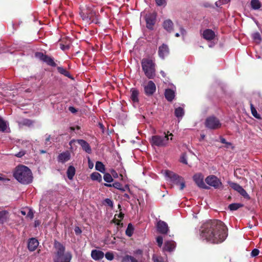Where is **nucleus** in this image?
I'll return each instance as SVG.
<instances>
[{"label": "nucleus", "mask_w": 262, "mask_h": 262, "mask_svg": "<svg viewBox=\"0 0 262 262\" xmlns=\"http://www.w3.org/2000/svg\"><path fill=\"white\" fill-rule=\"evenodd\" d=\"M104 185L108 187H114L115 188L121 190L122 191H124L125 190V189L122 187V185L119 182H115L112 184L105 183L104 184Z\"/></svg>", "instance_id": "obj_28"}, {"label": "nucleus", "mask_w": 262, "mask_h": 262, "mask_svg": "<svg viewBox=\"0 0 262 262\" xmlns=\"http://www.w3.org/2000/svg\"><path fill=\"white\" fill-rule=\"evenodd\" d=\"M180 162L185 164H187V157H186V154L185 153H183L181 155V158H180Z\"/></svg>", "instance_id": "obj_43"}, {"label": "nucleus", "mask_w": 262, "mask_h": 262, "mask_svg": "<svg viewBox=\"0 0 262 262\" xmlns=\"http://www.w3.org/2000/svg\"><path fill=\"white\" fill-rule=\"evenodd\" d=\"M105 202L108 205V206L112 207L113 203V201L110 199H106L105 200Z\"/></svg>", "instance_id": "obj_50"}, {"label": "nucleus", "mask_w": 262, "mask_h": 262, "mask_svg": "<svg viewBox=\"0 0 262 262\" xmlns=\"http://www.w3.org/2000/svg\"><path fill=\"white\" fill-rule=\"evenodd\" d=\"M221 143H223V144H226L227 143V142H226L225 139L223 138H221Z\"/></svg>", "instance_id": "obj_62"}, {"label": "nucleus", "mask_w": 262, "mask_h": 262, "mask_svg": "<svg viewBox=\"0 0 262 262\" xmlns=\"http://www.w3.org/2000/svg\"><path fill=\"white\" fill-rule=\"evenodd\" d=\"M169 52V48L166 45L163 44L159 47L158 54L161 58L164 59L168 55Z\"/></svg>", "instance_id": "obj_15"}, {"label": "nucleus", "mask_w": 262, "mask_h": 262, "mask_svg": "<svg viewBox=\"0 0 262 262\" xmlns=\"http://www.w3.org/2000/svg\"><path fill=\"white\" fill-rule=\"evenodd\" d=\"M27 216L30 219H32L33 218L34 215L33 212L30 210L27 213Z\"/></svg>", "instance_id": "obj_53"}, {"label": "nucleus", "mask_w": 262, "mask_h": 262, "mask_svg": "<svg viewBox=\"0 0 262 262\" xmlns=\"http://www.w3.org/2000/svg\"><path fill=\"white\" fill-rule=\"evenodd\" d=\"M7 128L6 122L0 116V131L5 132Z\"/></svg>", "instance_id": "obj_37"}, {"label": "nucleus", "mask_w": 262, "mask_h": 262, "mask_svg": "<svg viewBox=\"0 0 262 262\" xmlns=\"http://www.w3.org/2000/svg\"><path fill=\"white\" fill-rule=\"evenodd\" d=\"M121 262H139V261L134 257L129 255H126L122 257Z\"/></svg>", "instance_id": "obj_30"}, {"label": "nucleus", "mask_w": 262, "mask_h": 262, "mask_svg": "<svg viewBox=\"0 0 262 262\" xmlns=\"http://www.w3.org/2000/svg\"><path fill=\"white\" fill-rule=\"evenodd\" d=\"M157 228L158 231L163 234H167L169 231L167 224L161 220L157 222Z\"/></svg>", "instance_id": "obj_13"}, {"label": "nucleus", "mask_w": 262, "mask_h": 262, "mask_svg": "<svg viewBox=\"0 0 262 262\" xmlns=\"http://www.w3.org/2000/svg\"><path fill=\"white\" fill-rule=\"evenodd\" d=\"M220 1L222 4H227L230 1V0H220Z\"/></svg>", "instance_id": "obj_63"}, {"label": "nucleus", "mask_w": 262, "mask_h": 262, "mask_svg": "<svg viewBox=\"0 0 262 262\" xmlns=\"http://www.w3.org/2000/svg\"><path fill=\"white\" fill-rule=\"evenodd\" d=\"M180 32H181V35L183 36L186 35V30L183 28H180Z\"/></svg>", "instance_id": "obj_61"}, {"label": "nucleus", "mask_w": 262, "mask_h": 262, "mask_svg": "<svg viewBox=\"0 0 262 262\" xmlns=\"http://www.w3.org/2000/svg\"><path fill=\"white\" fill-rule=\"evenodd\" d=\"M158 245L159 247H161L163 244V237L162 236H158L156 238Z\"/></svg>", "instance_id": "obj_44"}, {"label": "nucleus", "mask_w": 262, "mask_h": 262, "mask_svg": "<svg viewBox=\"0 0 262 262\" xmlns=\"http://www.w3.org/2000/svg\"><path fill=\"white\" fill-rule=\"evenodd\" d=\"M105 257L108 260H112L114 258L113 253L110 252H106L105 254Z\"/></svg>", "instance_id": "obj_42"}, {"label": "nucleus", "mask_w": 262, "mask_h": 262, "mask_svg": "<svg viewBox=\"0 0 262 262\" xmlns=\"http://www.w3.org/2000/svg\"><path fill=\"white\" fill-rule=\"evenodd\" d=\"M259 252V251L257 249H254L251 253V255L252 257H255L258 255Z\"/></svg>", "instance_id": "obj_47"}, {"label": "nucleus", "mask_w": 262, "mask_h": 262, "mask_svg": "<svg viewBox=\"0 0 262 262\" xmlns=\"http://www.w3.org/2000/svg\"><path fill=\"white\" fill-rule=\"evenodd\" d=\"M163 26L168 32H171L173 29V24L170 19H167L164 21Z\"/></svg>", "instance_id": "obj_23"}, {"label": "nucleus", "mask_w": 262, "mask_h": 262, "mask_svg": "<svg viewBox=\"0 0 262 262\" xmlns=\"http://www.w3.org/2000/svg\"><path fill=\"white\" fill-rule=\"evenodd\" d=\"M250 4L254 10H258L261 7V3L259 0H251Z\"/></svg>", "instance_id": "obj_29"}, {"label": "nucleus", "mask_w": 262, "mask_h": 262, "mask_svg": "<svg viewBox=\"0 0 262 262\" xmlns=\"http://www.w3.org/2000/svg\"><path fill=\"white\" fill-rule=\"evenodd\" d=\"M39 245V242L37 239L32 237L28 240V248L30 251H34L36 250Z\"/></svg>", "instance_id": "obj_16"}, {"label": "nucleus", "mask_w": 262, "mask_h": 262, "mask_svg": "<svg viewBox=\"0 0 262 262\" xmlns=\"http://www.w3.org/2000/svg\"><path fill=\"white\" fill-rule=\"evenodd\" d=\"M35 56L40 60L46 62L49 66L55 67L56 66V63L54 61V59L47 55L43 54L41 52H37L35 53Z\"/></svg>", "instance_id": "obj_9"}, {"label": "nucleus", "mask_w": 262, "mask_h": 262, "mask_svg": "<svg viewBox=\"0 0 262 262\" xmlns=\"http://www.w3.org/2000/svg\"><path fill=\"white\" fill-rule=\"evenodd\" d=\"M243 206V204L241 203H232L229 205L228 208L231 211L236 210Z\"/></svg>", "instance_id": "obj_35"}, {"label": "nucleus", "mask_w": 262, "mask_h": 262, "mask_svg": "<svg viewBox=\"0 0 262 262\" xmlns=\"http://www.w3.org/2000/svg\"><path fill=\"white\" fill-rule=\"evenodd\" d=\"M67 177L70 180H72L75 174V169L73 166H70L67 171Z\"/></svg>", "instance_id": "obj_26"}, {"label": "nucleus", "mask_w": 262, "mask_h": 262, "mask_svg": "<svg viewBox=\"0 0 262 262\" xmlns=\"http://www.w3.org/2000/svg\"><path fill=\"white\" fill-rule=\"evenodd\" d=\"M25 154H26V152L24 150H22V151H19L17 154H15V156H16V157H18V158H21L23 156H24L25 155Z\"/></svg>", "instance_id": "obj_49"}, {"label": "nucleus", "mask_w": 262, "mask_h": 262, "mask_svg": "<svg viewBox=\"0 0 262 262\" xmlns=\"http://www.w3.org/2000/svg\"><path fill=\"white\" fill-rule=\"evenodd\" d=\"M144 90L145 94L147 96H152L156 92V85L152 81L150 80L147 82V84L144 85Z\"/></svg>", "instance_id": "obj_12"}, {"label": "nucleus", "mask_w": 262, "mask_h": 262, "mask_svg": "<svg viewBox=\"0 0 262 262\" xmlns=\"http://www.w3.org/2000/svg\"><path fill=\"white\" fill-rule=\"evenodd\" d=\"M69 110L72 113H75L77 112V110L73 106H70Z\"/></svg>", "instance_id": "obj_56"}, {"label": "nucleus", "mask_w": 262, "mask_h": 262, "mask_svg": "<svg viewBox=\"0 0 262 262\" xmlns=\"http://www.w3.org/2000/svg\"><path fill=\"white\" fill-rule=\"evenodd\" d=\"M57 69L58 72L61 74H62L67 77L71 78V75L70 73L66 69L61 67H58Z\"/></svg>", "instance_id": "obj_34"}, {"label": "nucleus", "mask_w": 262, "mask_h": 262, "mask_svg": "<svg viewBox=\"0 0 262 262\" xmlns=\"http://www.w3.org/2000/svg\"><path fill=\"white\" fill-rule=\"evenodd\" d=\"M176 244L173 241H167L165 242L163 250L168 252L173 251L176 248Z\"/></svg>", "instance_id": "obj_20"}, {"label": "nucleus", "mask_w": 262, "mask_h": 262, "mask_svg": "<svg viewBox=\"0 0 262 262\" xmlns=\"http://www.w3.org/2000/svg\"><path fill=\"white\" fill-rule=\"evenodd\" d=\"M95 13L91 9L90 7L86 6L81 7L80 15L83 20L88 23H90L93 21V17L95 15Z\"/></svg>", "instance_id": "obj_6"}, {"label": "nucleus", "mask_w": 262, "mask_h": 262, "mask_svg": "<svg viewBox=\"0 0 262 262\" xmlns=\"http://www.w3.org/2000/svg\"><path fill=\"white\" fill-rule=\"evenodd\" d=\"M152 259L154 262H164L162 257H158L155 255L152 256Z\"/></svg>", "instance_id": "obj_45"}, {"label": "nucleus", "mask_w": 262, "mask_h": 262, "mask_svg": "<svg viewBox=\"0 0 262 262\" xmlns=\"http://www.w3.org/2000/svg\"><path fill=\"white\" fill-rule=\"evenodd\" d=\"M174 115L177 118H182L184 115V109L181 107H178L174 110Z\"/></svg>", "instance_id": "obj_31"}, {"label": "nucleus", "mask_w": 262, "mask_h": 262, "mask_svg": "<svg viewBox=\"0 0 262 262\" xmlns=\"http://www.w3.org/2000/svg\"><path fill=\"white\" fill-rule=\"evenodd\" d=\"M156 15L154 13L146 14L145 20L146 27L148 29L152 30L156 23Z\"/></svg>", "instance_id": "obj_14"}, {"label": "nucleus", "mask_w": 262, "mask_h": 262, "mask_svg": "<svg viewBox=\"0 0 262 262\" xmlns=\"http://www.w3.org/2000/svg\"><path fill=\"white\" fill-rule=\"evenodd\" d=\"M251 110L252 114L254 117H255L256 118H260L259 115L257 114L256 110L252 104H251Z\"/></svg>", "instance_id": "obj_40"}, {"label": "nucleus", "mask_w": 262, "mask_h": 262, "mask_svg": "<svg viewBox=\"0 0 262 262\" xmlns=\"http://www.w3.org/2000/svg\"><path fill=\"white\" fill-rule=\"evenodd\" d=\"M169 136L172 137L173 135L171 133L168 135L164 133L163 136H152L150 140V143L152 146H156L158 147L166 146L168 143Z\"/></svg>", "instance_id": "obj_5"}, {"label": "nucleus", "mask_w": 262, "mask_h": 262, "mask_svg": "<svg viewBox=\"0 0 262 262\" xmlns=\"http://www.w3.org/2000/svg\"><path fill=\"white\" fill-rule=\"evenodd\" d=\"M174 92L171 89H167L165 92V96L168 101H172L174 98Z\"/></svg>", "instance_id": "obj_24"}, {"label": "nucleus", "mask_w": 262, "mask_h": 262, "mask_svg": "<svg viewBox=\"0 0 262 262\" xmlns=\"http://www.w3.org/2000/svg\"><path fill=\"white\" fill-rule=\"evenodd\" d=\"M74 231L76 234H79L81 233V230L78 227H76L74 229Z\"/></svg>", "instance_id": "obj_55"}, {"label": "nucleus", "mask_w": 262, "mask_h": 262, "mask_svg": "<svg viewBox=\"0 0 262 262\" xmlns=\"http://www.w3.org/2000/svg\"><path fill=\"white\" fill-rule=\"evenodd\" d=\"M54 247L56 249L54 262H70L72 254L70 252H65V247L60 242L55 241Z\"/></svg>", "instance_id": "obj_3"}, {"label": "nucleus", "mask_w": 262, "mask_h": 262, "mask_svg": "<svg viewBox=\"0 0 262 262\" xmlns=\"http://www.w3.org/2000/svg\"><path fill=\"white\" fill-rule=\"evenodd\" d=\"M70 47L69 45H64L62 44H60V49L63 51H66L69 49Z\"/></svg>", "instance_id": "obj_52"}, {"label": "nucleus", "mask_w": 262, "mask_h": 262, "mask_svg": "<svg viewBox=\"0 0 262 262\" xmlns=\"http://www.w3.org/2000/svg\"><path fill=\"white\" fill-rule=\"evenodd\" d=\"M46 136H47V138H46V140H45V144L46 145H49L51 143V142H50L51 136L48 135H46Z\"/></svg>", "instance_id": "obj_48"}, {"label": "nucleus", "mask_w": 262, "mask_h": 262, "mask_svg": "<svg viewBox=\"0 0 262 262\" xmlns=\"http://www.w3.org/2000/svg\"><path fill=\"white\" fill-rule=\"evenodd\" d=\"M103 179L105 182L107 183L112 182L113 181L112 175L108 173L104 174L103 176Z\"/></svg>", "instance_id": "obj_39"}, {"label": "nucleus", "mask_w": 262, "mask_h": 262, "mask_svg": "<svg viewBox=\"0 0 262 262\" xmlns=\"http://www.w3.org/2000/svg\"><path fill=\"white\" fill-rule=\"evenodd\" d=\"M205 124L207 128L211 129H216L221 126L220 120L213 116L207 118Z\"/></svg>", "instance_id": "obj_7"}, {"label": "nucleus", "mask_w": 262, "mask_h": 262, "mask_svg": "<svg viewBox=\"0 0 262 262\" xmlns=\"http://www.w3.org/2000/svg\"><path fill=\"white\" fill-rule=\"evenodd\" d=\"M71 157V154L69 151H66L60 154L57 158L58 161L61 163H64L69 161Z\"/></svg>", "instance_id": "obj_17"}, {"label": "nucleus", "mask_w": 262, "mask_h": 262, "mask_svg": "<svg viewBox=\"0 0 262 262\" xmlns=\"http://www.w3.org/2000/svg\"><path fill=\"white\" fill-rule=\"evenodd\" d=\"M111 172L112 175L113 176L114 178H116L118 177V173L115 170L112 169Z\"/></svg>", "instance_id": "obj_57"}, {"label": "nucleus", "mask_w": 262, "mask_h": 262, "mask_svg": "<svg viewBox=\"0 0 262 262\" xmlns=\"http://www.w3.org/2000/svg\"><path fill=\"white\" fill-rule=\"evenodd\" d=\"M179 184L180 185V189L183 190L185 187V183L183 179L180 182Z\"/></svg>", "instance_id": "obj_51"}, {"label": "nucleus", "mask_w": 262, "mask_h": 262, "mask_svg": "<svg viewBox=\"0 0 262 262\" xmlns=\"http://www.w3.org/2000/svg\"><path fill=\"white\" fill-rule=\"evenodd\" d=\"M183 178L181 177V179H177V180L176 181H173L172 182V183H174L176 185H179L180 182L181 181V180L183 179Z\"/></svg>", "instance_id": "obj_59"}, {"label": "nucleus", "mask_w": 262, "mask_h": 262, "mask_svg": "<svg viewBox=\"0 0 262 262\" xmlns=\"http://www.w3.org/2000/svg\"><path fill=\"white\" fill-rule=\"evenodd\" d=\"M95 168L97 170H98L102 173H104L105 171L104 165L101 162H99V161L96 162V165H95Z\"/></svg>", "instance_id": "obj_32"}, {"label": "nucleus", "mask_w": 262, "mask_h": 262, "mask_svg": "<svg viewBox=\"0 0 262 262\" xmlns=\"http://www.w3.org/2000/svg\"><path fill=\"white\" fill-rule=\"evenodd\" d=\"M91 178L93 181H97L100 182L102 181V177L101 174L97 172H93L91 174Z\"/></svg>", "instance_id": "obj_33"}, {"label": "nucleus", "mask_w": 262, "mask_h": 262, "mask_svg": "<svg viewBox=\"0 0 262 262\" xmlns=\"http://www.w3.org/2000/svg\"><path fill=\"white\" fill-rule=\"evenodd\" d=\"M229 185L232 189L237 191L243 197L247 199H250L249 194L247 193L246 190L239 184L231 182L229 183Z\"/></svg>", "instance_id": "obj_11"}, {"label": "nucleus", "mask_w": 262, "mask_h": 262, "mask_svg": "<svg viewBox=\"0 0 262 262\" xmlns=\"http://www.w3.org/2000/svg\"><path fill=\"white\" fill-rule=\"evenodd\" d=\"M252 37L253 40L257 43H259L261 41V38L258 32H255L252 34Z\"/></svg>", "instance_id": "obj_36"}, {"label": "nucleus", "mask_w": 262, "mask_h": 262, "mask_svg": "<svg viewBox=\"0 0 262 262\" xmlns=\"http://www.w3.org/2000/svg\"><path fill=\"white\" fill-rule=\"evenodd\" d=\"M14 177L20 183L28 184L32 182L33 176L31 170L24 165H19L15 168Z\"/></svg>", "instance_id": "obj_2"}, {"label": "nucleus", "mask_w": 262, "mask_h": 262, "mask_svg": "<svg viewBox=\"0 0 262 262\" xmlns=\"http://www.w3.org/2000/svg\"><path fill=\"white\" fill-rule=\"evenodd\" d=\"M130 99L134 102H138L139 101L138 96H139V91L135 89H132L130 90Z\"/></svg>", "instance_id": "obj_25"}, {"label": "nucleus", "mask_w": 262, "mask_h": 262, "mask_svg": "<svg viewBox=\"0 0 262 262\" xmlns=\"http://www.w3.org/2000/svg\"><path fill=\"white\" fill-rule=\"evenodd\" d=\"M205 182L208 185L213 187L215 189H220L223 187L220 180L214 175L208 176L205 179Z\"/></svg>", "instance_id": "obj_8"}, {"label": "nucleus", "mask_w": 262, "mask_h": 262, "mask_svg": "<svg viewBox=\"0 0 262 262\" xmlns=\"http://www.w3.org/2000/svg\"><path fill=\"white\" fill-rule=\"evenodd\" d=\"M227 236V228L220 220L210 221L202 227L201 236L211 243H222Z\"/></svg>", "instance_id": "obj_1"}, {"label": "nucleus", "mask_w": 262, "mask_h": 262, "mask_svg": "<svg viewBox=\"0 0 262 262\" xmlns=\"http://www.w3.org/2000/svg\"><path fill=\"white\" fill-rule=\"evenodd\" d=\"M136 253L141 254L142 253V251L140 250H138L136 251Z\"/></svg>", "instance_id": "obj_64"}, {"label": "nucleus", "mask_w": 262, "mask_h": 262, "mask_svg": "<svg viewBox=\"0 0 262 262\" xmlns=\"http://www.w3.org/2000/svg\"><path fill=\"white\" fill-rule=\"evenodd\" d=\"M134 231V227L131 224L128 225L127 228L126 230V234L128 236H131L133 235Z\"/></svg>", "instance_id": "obj_38"}, {"label": "nucleus", "mask_w": 262, "mask_h": 262, "mask_svg": "<svg viewBox=\"0 0 262 262\" xmlns=\"http://www.w3.org/2000/svg\"><path fill=\"white\" fill-rule=\"evenodd\" d=\"M104 253L100 250H93L91 252V256L95 260H99L103 258Z\"/></svg>", "instance_id": "obj_19"}, {"label": "nucleus", "mask_w": 262, "mask_h": 262, "mask_svg": "<svg viewBox=\"0 0 262 262\" xmlns=\"http://www.w3.org/2000/svg\"><path fill=\"white\" fill-rule=\"evenodd\" d=\"M155 2L158 6L165 7L167 4V0H155Z\"/></svg>", "instance_id": "obj_41"}, {"label": "nucleus", "mask_w": 262, "mask_h": 262, "mask_svg": "<svg viewBox=\"0 0 262 262\" xmlns=\"http://www.w3.org/2000/svg\"><path fill=\"white\" fill-rule=\"evenodd\" d=\"M88 164H89V167L90 169L93 168V167L94 166V164H93V162L91 161L90 158H89V159H88Z\"/></svg>", "instance_id": "obj_58"}, {"label": "nucleus", "mask_w": 262, "mask_h": 262, "mask_svg": "<svg viewBox=\"0 0 262 262\" xmlns=\"http://www.w3.org/2000/svg\"><path fill=\"white\" fill-rule=\"evenodd\" d=\"M203 36L204 39L207 40H211L215 37L214 32L211 29H206L204 31Z\"/></svg>", "instance_id": "obj_22"}, {"label": "nucleus", "mask_w": 262, "mask_h": 262, "mask_svg": "<svg viewBox=\"0 0 262 262\" xmlns=\"http://www.w3.org/2000/svg\"><path fill=\"white\" fill-rule=\"evenodd\" d=\"M193 179L199 187L206 189L209 188L204 182V176L201 173L195 174L193 177Z\"/></svg>", "instance_id": "obj_10"}, {"label": "nucleus", "mask_w": 262, "mask_h": 262, "mask_svg": "<svg viewBox=\"0 0 262 262\" xmlns=\"http://www.w3.org/2000/svg\"><path fill=\"white\" fill-rule=\"evenodd\" d=\"M141 66L145 76L148 79H153L156 75L155 63L150 58H143Z\"/></svg>", "instance_id": "obj_4"}, {"label": "nucleus", "mask_w": 262, "mask_h": 262, "mask_svg": "<svg viewBox=\"0 0 262 262\" xmlns=\"http://www.w3.org/2000/svg\"><path fill=\"white\" fill-rule=\"evenodd\" d=\"M23 123L26 125L30 126L33 124V122L32 120L26 119L24 120Z\"/></svg>", "instance_id": "obj_46"}, {"label": "nucleus", "mask_w": 262, "mask_h": 262, "mask_svg": "<svg viewBox=\"0 0 262 262\" xmlns=\"http://www.w3.org/2000/svg\"><path fill=\"white\" fill-rule=\"evenodd\" d=\"M8 212L6 210L0 211V224H4L8 219Z\"/></svg>", "instance_id": "obj_27"}, {"label": "nucleus", "mask_w": 262, "mask_h": 262, "mask_svg": "<svg viewBox=\"0 0 262 262\" xmlns=\"http://www.w3.org/2000/svg\"><path fill=\"white\" fill-rule=\"evenodd\" d=\"M117 216L118 217V218H120L121 220L123 219V217H124V214L122 212H120L119 214H115V219L116 220V217Z\"/></svg>", "instance_id": "obj_54"}, {"label": "nucleus", "mask_w": 262, "mask_h": 262, "mask_svg": "<svg viewBox=\"0 0 262 262\" xmlns=\"http://www.w3.org/2000/svg\"><path fill=\"white\" fill-rule=\"evenodd\" d=\"M21 144L22 145H24L26 146V147H27L28 145L30 144L29 142L28 141L25 140V141H22L21 142Z\"/></svg>", "instance_id": "obj_60"}, {"label": "nucleus", "mask_w": 262, "mask_h": 262, "mask_svg": "<svg viewBox=\"0 0 262 262\" xmlns=\"http://www.w3.org/2000/svg\"><path fill=\"white\" fill-rule=\"evenodd\" d=\"M77 143L81 145L82 149L87 153L90 154L92 152L91 148L89 143L85 140L79 139L77 140Z\"/></svg>", "instance_id": "obj_21"}, {"label": "nucleus", "mask_w": 262, "mask_h": 262, "mask_svg": "<svg viewBox=\"0 0 262 262\" xmlns=\"http://www.w3.org/2000/svg\"><path fill=\"white\" fill-rule=\"evenodd\" d=\"M165 176L171 182L176 181L177 180V179H181L180 176L170 170H166Z\"/></svg>", "instance_id": "obj_18"}]
</instances>
